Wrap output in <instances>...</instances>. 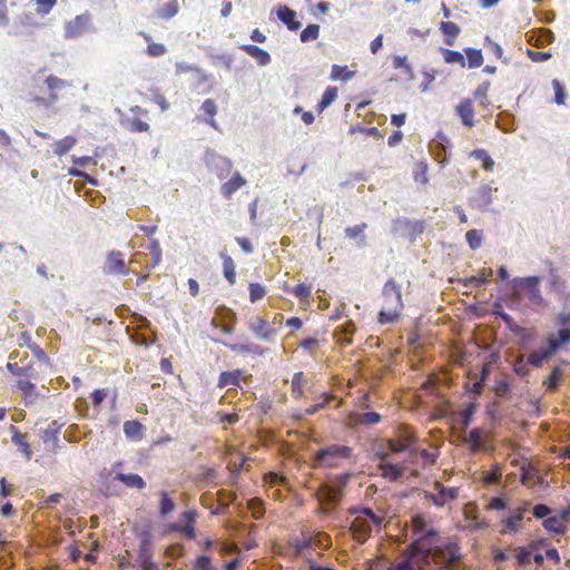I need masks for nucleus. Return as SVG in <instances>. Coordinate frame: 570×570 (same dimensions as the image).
<instances>
[{"instance_id": "nucleus-1", "label": "nucleus", "mask_w": 570, "mask_h": 570, "mask_svg": "<svg viewBox=\"0 0 570 570\" xmlns=\"http://www.w3.org/2000/svg\"><path fill=\"white\" fill-rule=\"evenodd\" d=\"M540 276L514 277L510 281L514 292L513 296L517 301L525 298L531 306H547V302L542 295Z\"/></svg>"}, {"instance_id": "nucleus-2", "label": "nucleus", "mask_w": 570, "mask_h": 570, "mask_svg": "<svg viewBox=\"0 0 570 570\" xmlns=\"http://www.w3.org/2000/svg\"><path fill=\"white\" fill-rule=\"evenodd\" d=\"M429 556H431L435 563L448 570H456L462 559L460 547L456 542L429 548Z\"/></svg>"}, {"instance_id": "nucleus-3", "label": "nucleus", "mask_w": 570, "mask_h": 570, "mask_svg": "<svg viewBox=\"0 0 570 570\" xmlns=\"http://www.w3.org/2000/svg\"><path fill=\"white\" fill-rule=\"evenodd\" d=\"M382 519L377 517L371 509H362L361 514L355 517L351 523V531L353 533V538L358 543H364L372 533V527H380Z\"/></svg>"}, {"instance_id": "nucleus-4", "label": "nucleus", "mask_w": 570, "mask_h": 570, "mask_svg": "<svg viewBox=\"0 0 570 570\" xmlns=\"http://www.w3.org/2000/svg\"><path fill=\"white\" fill-rule=\"evenodd\" d=\"M97 29L92 22V16L89 11H85L83 13L76 16L63 26L65 39H78L86 33H95Z\"/></svg>"}, {"instance_id": "nucleus-5", "label": "nucleus", "mask_w": 570, "mask_h": 570, "mask_svg": "<svg viewBox=\"0 0 570 570\" xmlns=\"http://www.w3.org/2000/svg\"><path fill=\"white\" fill-rule=\"evenodd\" d=\"M548 287L550 292L554 293L558 301L562 303L564 308L570 306V292L568 282L562 278L559 269L550 264L548 269Z\"/></svg>"}, {"instance_id": "nucleus-6", "label": "nucleus", "mask_w": 570, "mask_h": 570, "mask_svg": "<svg viewBox=\"0 0 570 570\" xmlns=\"http://www.w3.org/2000/svg\"><path fill=\"white\" fill-rule=\"evenodd\" d=\"M352 449L345 445L333 444L323 449H320L314 456L316 465H324L328 468L336 466V459L350 458Z\"/></svg>"}, {"instance_id": "nucleus-7", "label": "nucleus", "mask_w": 570, "mask_h": 570, "mask_svg": "<svg viewBox=\"0 0 570 570\" xmlns=\"http://www.w3.org/2000/svg\"><path fill=\"white\" fill-rule=\"evenodd\" d=\"M136 532L139 539L138 559L142 568L151 569L154 567L151 551L154 544V535L151 530L149 527H142L140 529L137 528Z\"/></svg>"}, {"instance_id": "nucleus-8", "label": "nucleus", "mask_w": 570, "mask_h": 570, "mask_svg": "<svg viewBox=\"0 0 570 570\" xmlns=\"http://www.w3.org/2000/svg\"><path fill=\"white\" fill-rule=\"evenodd\" d=\"M343 498V491L333 484H323L318 492L317 499L323 505V512L328 513L331 509L336 508Z\"/></svg>"}, {"instance_id": "nucleus-9", "label": "nucleus", "mask_w": 570, "mask_h": 570, "mask_svg": "<svg viewBox=\"0 0 570 570\" xmlns=\"http://www.w3.org/2000/svg\"><path fill=\"white\" fill-rule=\"evenodd\" d=\"M205 163L208 168L216 173L219 179L226 178L233 168V163L229 158L222 156L214 150L206 151Z\"/></svg>"}, {"instance_id": "nucleus-10", "label": "nucleus", "mask_w": 570, "mask_h": 570, "mask_svg": "<svg viewBox=\"0 0 570 570\" xmlns=\"http://www.w3.org/2000/svg\"><path fill=\"white\" fill-rule=\"evenodd\" d=\"M247 327L254 336L261 341L273 343L276 340L277 331L267 325L265 318L257 316L247 322Z\"/></svg>"}, {"instance_id": "nucleus-11", "label": "nucleus", "mask_w": 570, "mask_h": 570, "mask_svg": "<svg viewBox=\"0 0 570 570\" xmlns=\"http://www.w3.org/2000/svg\"><path fill=\"white\" fill-rule=\"evenodd\" d=\"M106 275H128L130 269L127 267L122 253L111 250L108 253L102 268Z\"/></svg>"}, {"instance_id": "nucleus-12", "label": "nucleus", "mask_w": 570, "mask_h": 570, "mask_svg": "<svg viewBox=\"0 0 570 570\" xmlns=\"http://www.w3.org/2000/svg\"><path fill=\"white\" fill-rule=\"evenodd\" d=\"M382 294L384 296L386 307H395L396 309L403 308L401 286L393 279H389L385 283Z\"/></svg>"}, {"instance_id": "nucleus-13", "label": "nucleus", "mask_w": 570, "mask_h": 570, "mask_svg": "<svg viewBox=\"0 0 570 570\" xmlns=\"http://www.w3.org/2000/svg\"><path fill=\"white\" fill-rule=\"evenodd\" d=\"M494 190L497 189L492 188L490 185L481 186L470 198L471 206L482 212L487 210L492 204V194Z\"/></svg>"}, {"instance_id": "nucleus-14", "label": "nucleus", "mask_w": 570, "mask_h": 570, "mask_svg": "<svg viewBox=\"0 0 570 570\" xmlns=\"http://www.w3.org/2000/svg\"><path fill=\"white\" fill-rule=\"evenodd\" d=\"M434 490L436 493H430L428 498L440 507L444 505L448 501L456 499L459 494L458 488H446L440 482L434 483Z\"/></svg>"}, {"instance_id": "nucleus-15", "label": "nucleus", "mask_w": 570, "mask_h": 570, "mask_svg": "<svg viewBox=\"0 0 570 570\" xmlns=\"http://www.w3.org/2000/svg\"><path fill=\"white\" fill-rule=\"evenodd\" d=\"M276 16L291 31H296L302 26L301 22L296 20V12L287 6H279L276 10Z\"/></svg>"}, {"instance_id": "nucleus-16", "label": "nucleus", "mask_w": 570, "mask_h": 570, "mask_svg": "<svg viewBox=\"0 0 570 570\" xmlns=\"http://www.w3.org/2000/svg\"><path fill=\"white\" fill-rule=\"evenodd\" d=\"M246 179L239 171H235L229 180L220 186V194L226 198L230 199L234 193L246 185Z\"/></svg>"}, {"instance_id": "nucleus-17", "label": "nucleus", "mask_w": 570, "mask_h": 570, "mask_svg": "<svg viewBox=\"0 0 570 570\" xmlns=\"http://www.w3.org/2000/svg\"><path fill=\"white\" fill-rule=\"evenodd\" d=\"M240 49L249 55L252 58L256 59L258 66L265 67L267 66L272 58L268 51L255 45H242Z\"/></svg>"}, {"instance_id": "nucleus-18", "label": "nucleus", "mask_w": 570, "mask_h": 570, "mask_svg": "<svg viewBox=\"0 0 570 570\" xmlns=\"http://www.w3.org/2000/svg\"><path fill=\"white\" fill-rule=\"evenodd\" d=\"M456 115L461 118L462 124L466 127H472L473 116H474V109L472 105V100L466 98L463 99L455 108Z\"/></svg>"}, {"instance_id": "nucleus-19", "label": "nucleus", "mask_w": 570, "mask_h": 570, "mask_svg": "<svg viewBox=\"0 0 570 570\" xmlns=\"http://www.w3.org/2000/svg\"><path fill=\"white\" fill-rule=\"evenodd\" d=\"M460 438L468 442L473 451H479L484 445V431L482 429H473L466 435L465 433H461Z\"/></svg>"}, {"instance_id": "nucleus-20", "label": "nucleus", "mask_w": 570, "mask_h": 570, "mask_svg": "<svg viewBox=\"0 0 570 570\" xmlns=\"http://www.w3.org/2000/svg\"><path fill=\"white\" fill-rule=\"evenodd\" d=\"M229 350L234 353L239 354H253V355H264L266 353V348L262 347L255 343H246V344H228Z\"/></svg>"}, {"instance_id": "nucleus-21", "label": "nucleus", "mask_w": 570, "mask_h": 570, "mask_svg": "<svg viewBox=\"0 0 570 570\" xmlns=\"http://www.w3.org/2000/svg\"><path fill=\"white\" fill-rule=\"evenodd\" d=\"M115 480L122 482L124 484H126L128 488H131V489L146 488L145 480L136 473L119 472L116 474Z\"/></svg>"}, {"instance_id": "nucleus-22", "label": "nucleus", "mask_w": 570, "mask_h": 570, "mask_svg": "<svg viewBox=\"0 0 570 570\" xmlns=\"http://www.w3.org/2000/svg\"><path fill=\"white\" fill-rule=\"evenodd\" d=\"M415 532L417 533L416 543L419 549L425 550L429 554V548H433L432 541L436 537V531L434 529H415Z\"/></svg>"}, {"instance_id": "nucleus-23", "label": "nucleus", "mask_w": 570, "mask_h": 570, "mask_svg": "<svg viewBox=\"0 0 570 570\" xmlns=\"http://www.w3.org/2000/svg\"><path fill=\"white\" fill-rule=\"evenodd\" d=\"M366 227L367 225L365 223H362L358 225L346 227L344 233L346 237L351 239H357V245L360 247H365L367 245V240L366 236L363 235V232L365 230Z\"/></svg>"}, {"instance_id": "nucleus-24", "label": "nucleus", "mask_w": 570, "mask_h": 570, "mask_svg": "<svg viewBox=\"0 0 570 570\" xmlns=\"http://www.w3.org/2000/svg\"><path fill=\"white\" fill-rule=\"evenodd\" d=\"M61 426L62 424H59L57 421L49 423L48 426L41 432V439L43 443H51L52 446H56Z\"/></svg>"}, {"instance_id": "nucleus-25", "label": "nucleus", "mask_w": 570, "mask_h": 570, "mask_svg": "<svg viewBox=\"0 0 570 570\" xmlns=\"http://www.w3.org/2000/svg\"><path fill=\"white\" fill-rule=\"evenodd\" d=\"M124 433L127 439L140 440L144 435V425L137 420L126 421L124 423Z\"/></svg>"}, {"instance_id": "nucleus-26", "label": "nucleus", "mask_w": 570, "mask_h": 570, "mask_svg": "<svg viewBox=\"0 0 570 570\" xmlns=\"http://www.w3.org/2000/svg\"><path fill=\"white\" fill-rule=\"evenodd\" d=\"M146 249L149 250L151 261L148 263L147 267L149 269L158 266L163 259V249L158 239H151L150 243L146 246Z\"/></svg>"}, {"instance_id": "nucleus-27", "label": "nucleus", "mask_w": 570, "mask_h": 570, "mask_svg": "<svg viewBox=\"0 0 570 570\" xmlns=\"http://www.w3.org/2000/svg\"><path fill=\"white\" fill-rule=\"evenodd\" d=\"M440 30L445 35L444 42L448 46H453L455 43V39L461 31L460 27L451 21L441 22Z\"/></svg>"}, {"instance_id": "nucleus-28", "label": "nucleus", "mask_w": 570, "mask_h": 570, "mask_svg": "<svg viewBox=\"0 0 570 570\" xmlns=\"http://www.w3.org/2000/svg\"><path fill=\"white\" fill-rule=\"evenodd\" d=\"M179 10V4L177 0H169L159 7L156 11V16L164 20H169L174 18Z\"/></svg>"}, {"instance_id": "nucleus-29", "label": "nucleus", "mask_w": 570, "mask_h": 570, "mask_svg": "<svg viewBox=\"0 0 570 570\" xmlns=\"http://www.w3.org/2000/svg\"><path fill=\"white\" fill-rule=\"evenodd\" d=\"M475 410V404L471 403L460 412L458 423L461 426V433H465L468 428L472 423Z\"/></svg>"}, {"instance_id": "nucleus-30", "label": "nucleus", "mask_w": 570, "mask_h": 570, "mask_svg": "<svg viewBox=\"0 0 570 570\" xmlns=\"http://www.w3.org/2000/svg\"><path fill=\"white\" fill-rule=\"evenodd\" d=\"M242 375L240 370L233 372H223L218 379L219 387L239 386V377Z\"/></svg>"}, {"instance_id": "nucleus-31", "label": "nucleus", "mask_w": 570, "mask_h": 570, "mask_svg": "<svg viewBox=\"0 0 570 570\" xmlns=\"http://www.w3.org/2000/svg\"><path fill=\"white\" fill-rule=\"evenodd\" d=\"M220 257L223 259V273L225 278L228 281L230 285L236 283V274H235V264L233 258L226 253H220Z\"/></svg>"}, {"instance_id": "nucleus-32", "label": "nucleus", "mask_w": 570, "mask_h": 570, "mask_svg": "<svg viewBox=\"0 0 570 570\" xmlns=\"http://www.w3.org/2000/svg\"><path fill=\"white\" fill-rule=\"evenodd\" d=\"M470 157L480 160L484 170H493L495 163L485 149H474L471 151Z\"/></svg>"}, {"instance_id": "nucleus-33", "label": "nucleus", "mask_w": 570, "mask_h": 570, "mask_svg": "<svg viewBox=\"0 0 570 570\" xmlns=\"http://www.w3.org/2000/svg\"><path fill=\"white\" fill-rule=\"evenodd\" d=\"M355 76V71L347 70L346 66H340V65H333L331 69V76L330 79L335 80H342V81H348Z\"/></svg>"}, {"instance_id": "nucleus-34", "label": "nucleus", "mask_w": 570, "mask_h": 570, "mask_svg": "<svg viewBox=\"0 0 570 570\" xmlns=\"http://www.w3.org/2000/svg\"><path fill=\"white\" fill-rule=\"evenodd\" d=\"M543 527L549 532H553L556 534L564 533L567 529L566 524L561 521V519L558 515L546 518L543 521Z\"/></svg>"}, {"instance_id": "nucleus-35", "label": "nucleus", "mask_w": 570, "mask_h": 570, "mask_svg": "<svg viewBox=\"0 0 570 570\" xmlns=\"http://www.w3.org/2000/svg\"><path fill=\"white\" fill-rule=\"evenodd\" d=\"M440 51L442 52L443 59L446 63L460 65L461 67L465 66V59L461 52L445 48H440Z\"/></svg>"}, {"instance_id": "nucleus-36", "label": "nucleus", "mask_w": 570, "mask_h": 570, "mask_svg": "<svg viewBox=\"0 0 570 570\" xmlns=\"http://www.w3.org/2000/svg\"><path fill=\"white\" fill-rule=\"evenodd\" d=\"M464 52L468 59V67L471 69L479 68L483 63V56L480 49L465 48Z\"/></svg>"}, {"instance_id": "nucleus-37", "label": "nucleus", "mask_w": 570, "mask_h": 570, "mask_svg": "<svg viewBox=\"0 0 570 570\" xmlns=\"http://www.w3.org/2000/svg\"><path fill=\"white\" fill-rule=\"evenodd\" d=\"M337 98V89L335 87H327L322 95L320 102L317 104V109L322 112L326 109L333 101Z\"/></svg>"}, {"instance_id": "nucleus-38", "label": "nucleus", "mask_w": 570, "mask_h": 570, "mask_svg": "<svg viewBox=\"0 0 570 570\" xmlns=\"http://www.w3.org/2000/svg\"><path fill=\"white\" fill-rule=\"evenodd\" d=\"M534 36L537 37L534 42L537 47H543L554 41V33L550 29L540 28L537 31H534L533 37Z\"/></svg>"}, {"instance_id": "nucleus-39", "label": "nucleus", "mask_w": 570, "mask_h": 570, "mask_svg": "<svg viewBox=\"0 0 570 570\" xmlns=\"http://www.w3.org/2000/svg\"><path fill=\"white\" fill-rule=\"evenodd\" d=\"M14 432L12 435V442L19 446L27 460L31 459V450L29 443L26 441V436L13 428Z\"/></svg>"}, {"instance_id": "nucleus-40", "label": "nucleus", "mask_w": 570, "mask_h": 570, "mask_svg": "<svg viewBox=\"0 0 570 570\" xmlns=\"http://www.w3.org/2000/svg\"><path fill=\"white\" fill-rule=\"evenodd\" d=\"M76 141L73 136H67L55 144L53 153L58 156H63L76 145Z\"/></svg>"}, {"instance_id": "nucleus-41", "label": "nucleus", "mask_w": 570, "mask_h": 570, "mask_svg": "<svg viewBox=\"0 0 570 570\" xmlns=\"http://www.w3.org/2000/svg\"><path fill=\"white\" fill-rule=\"evenodd\" d=\"M381 470L383 476L389 479L390 481H396L403 474V469L392 463L381 465Z\"/></svg>"}, {"instance_id": "nucleus-42", "label": "nucleus", "mask_w": 570, "mask_h": 570, "mask_svg": "<svg viewBox=\"0 0 570 570\" xmlns=\"http://www.w3.org/2000/svg\"><path fill=\"white\" fill-rule=\"evenodd\" d=\"M400 311L401 309H396L395 307H386V309H381L379 313V322L381 324L394 323L400 316Z\"/></svg>"}, {"instance_id": "nucleus-43", "label": "nucleus", "mask_w": 570, "mask_h": 570, "mask_svg": "<svg viewBox=\"0 0 570 570\" xmlns=\"http://www.w3.org/2000/svg\"><path fill=\"white\" fill-rule=\"evenodd\" d=\"M175 501L168 497L167 492H160L159 514L161 517H166L175 510Z\"/></svg>"}, {"instance_id": "nucleus-44", "label": "nucleus", "mask_w": 570, "mask_h": 570, "mask_svg": "<svg viewBox=\"0 0 570 570\" xmlns=\"http://www.w3.org/2000/svg\"><path fill=\"white\" fill-rule=\"evenodd\" d=\"M45 82H46L48 89L51 91L52 100L57 99V95L55 94V91L65 88L67 85V82L65 80H62L56 76H52V75L48 76L45 79Z\"/></svg>"}, {"instance_id": "nucleus-45", "label": "nucleus", "mask_w": 570, "mask_h": 570, "mask_svg": "<svg viewBox=\"0 0 570 570\" xmlns=\"http://www.w3.org/2000/svg\"><path fill=\"white\" fill-rule=\"evenodd\" d=\"M505 324V326L514 334H520L523 332V328L518 325L513 317L509 315L508 313L503 312L502 309L494 312Z\"/></svg>"}, {"instance_id": "nucleus-46", "label": "nucleus", "mask_w": 570, "mask_h": 570, "mask_svg": "<svg viewBox=\"0 0 570 570\" xmlns=\"http://www.w3.org/2000/svg\"><path fill=\"white\" fill-rule=\"evenodd\" d=\"M320 36V26L315 23H309L307 27L301 32L299 39L302 42H308L316 40Z\"/></svg>"}, {"instance_id": "nucleus-47", "label": "nucleus", "mask_w": 570, "mask_h": 570, "mask_svg": "<svg viewBox=\"0 0 570 570\" xmlns=\"http://www.w3.org/2000/svg\"><path fill=\"white\" fill-rule=\"evenodd\" d=\"M397 440L402 444H406V450L412 445L415 441V436L413 432L406 425H400L397 432Z\"/></svg>"}, {"instance_id": "nucleus-48", "label": "nucleus", "mask_w": 570, "mask_h": 570, "mask_svg": "<svg viewBox=\"0 0 570 570\" xmlns=\"http://www.w3.org/2000/svg\"><path fill=\"white\" fill-rule=\"evenodd\" d=\"M465 239L471 249L475 250L481 247L482 244V233L478 229H471L466 232Z\"/></svg>"}, {"instance_id": "nucleus-49", "label": "nucleus", "mask_w": 570, "mask_h": 570, "mask_svg": "<svg viewBox=\"0 0 570 570\" xmlns=\"http://www.w3.org/2000/svg\"><path fill=\"white\" fill-rule=\"evenodd\" d=\"M7 370L14 376L32 377L30 366H20L18 363H7Z\"/></svg>"}, {"instance_id": "nucleus-50", "label": "nucleus", "mask_w": 570, "mask_h": 570, "mask_svg": "<svg viewBox=\"0 0 570 570\" xmlns=\"http://www.w3.org/2000/svg\"><path fill=\"white\" fill-rule=\"evenodd\" d=\"M552 87H553V90H554L553 101L557 105H564V101H566V90H564V87L561 83V81L558 80V79H553L552 80Z\"/></svg>"}, {"instance_id": "nucleus-51", "label": "nucleus", "mask_w": 570, "mask_h": 570, "mask_svg": "<svg viewBox=\"0 0 570 570\" xmlns=\"http://www.w3.org/2000/svg\"><path fill=\"white\" fill-rule=\"evenodd\" d=\"M266 294V289L263 285L258 283H250L249 284V299L252 303H255L259 299H262Z\"/></svg>"}, {"instance_id": "nucleus-52", "label": "nucleus", "mask_w": 570, "mask_h": 570, "mask_svg": "<svg viewBox=\"0 0 570 570\" xmlns=\"http://www.w3.org/2000/svg\"><path fill=\"white\" fill-rule=\"evenodd\" d=\"M550 358V355L547 354V352L542 348V350H539V351H535V352H532L530 355H529V363L535 367H539L541 366V364L549 360Z\"/></svg>"}, {"instance_id": "nucleus-53", "label": "nucleus", "mask_w": 570, "mask_h": 570, "mask_svg": "<svg viewBox=\"0 0 570 570\" xmlns=\"http://www.w3.org/2000/svg\"><path fill=\"white\" fill-rule=\"evenodd\" d=\"M561 375H562V371L559 367H554L551 371L550 375L544 381V384L548 385V390H556L557 389Z\"/></svg>"}, {"instance_id": "nucleus-54", "label": "nucleus", "mask_w": 570, "mask_h": 570, "mask_svg": "<svg viewBox=\"0 0 570 570\" xmlns=\"http://www.w3.org/2000/svg\"><path fill=\"white\" fill-rule=\"evenodd\" d=\"M357 421L361 424L373 425L381 421V415L376 412H366L360 414Z\"/></svg>"}, {"instance_id": "nucleus-55", "label": "nucleus", "mask_w": 570, "mask_h": 570, "mask_svg": "<svg viewBox=\"0 0 570 570\" xmlns=\"http://www.w3.org/2000/svg\"><path fill=\"white\" fill-rule=\"evenodd\" d=\"M292 293L299 301H307L312 296V288L305 284H298L295 288H293Z\"/></svg>"}, {"instance_id": "nucleus-56", "label": "nucleus", "mask_w": 570, "mask_h": 570, "mask_svg": "<svg viewBox=\"0 0 570 570\" xmlns=\"http://www.w3.org/2000/svg\"><path fill=\"white\" fill-rule=\"evenodd\" d=\"M414 229V224L406 218H397L393 220L392 232L399 233L401 230Z\"/></svg>"}, {"instance_id": "nucleus-57", "label": "nucleus", "mask_w": 570, "mask_h": 570, "mask_svg": "<svg viewBox=\"0 0 570 570\" xmlns=\"http://www.w3.org/2000/svg\"><path fill=\"white\" fill-rule=\"evenodd\" d=\"M490 88V81H483L481 85L478 86V88L474 91V97L481 99L482 105L488 104V90Z\"/></svg>"}, {"instance_id": "nucleus-58", "label": "nucleus", "mask_w": 570, "mask_h": 570, "mask_svg": "<svg viewBox=\"0 0 570 570\" xmlns=\"http://www.w3.org/2000/svg\"><path fill=\"white\" fill-rule=\"evenodd\" d=\"M167 49L163 43L153 42L147 47V53L150 57H161L166 53Z\"/></svg>"}, {"instance_id": "nucleus-59", "label": "nucleus", "mask_w": 570, "mask_h": 570, "mask_svg": "<svg viewBox=\"0 0 570 570\" xmlns=\"http://www.w3.org/2000/svg\"><path fill=\"white\" fill-rule=\"evenodd\" d=\"M191 570H213L210 558L208 556L198 557Z\"/></svg>"}, {"instance_id": "nucleus-60", "label": "nucleus", "mask_w": 570, "mask_h": 570, "mask_svg": "<svg viewBox=\"0 0 570 570\" xmlns=\"http://www.w3.org/2000/svg\"><path fill=\"white\" fill-rule=\"evenodd\" d=\"M528 57L534 62L547 61L552 57L550 51H532L528 50Z\"/></svg>"}, {"instance_id": "nucleus-61", "label": "nucleus", "mask_w": 570, "mask_h": 570, "mask_svg": "<svg viewBox=\"0 0 570 570\" xmlns=\"http://www.w3.org/2000/svg\"><path fill=\"white\" fill-rule=\"evenodd\" d=\"M171 529L174 531L183 532L189 539H195V537H196L194 524L179 525L178 523H174L171 525Z\"/></svg>"}, {"instance_id": "nucleus-62", "label": "nucleus", "mask_w": 570, "mask_h": 570, "mask_svg": "<svg viewBox=\"0 0 570 570\" xmlns=\"http://www.w3.org/2000/svg\"><path fill=\"white\" fill-rule=\"evenodd\" d=\"M17 386L26 396L32 395L36 391V385L29 380H19Z\"/></svg>"}, {"instance_id": "nucleus-63", "label": "nucleus", "mask_w": 570, "mask_h": 570, "mask_svg": "<svg viewBox=\"0 0 570 570\" xmlns=\"http://www.w3.org/2000/svg\"><path fill=\"white\" fill-rule=\"evenodd\" d=\"M424 81L420 85V90L422 92H426L429 90V86L431 82L435 79V71L434 70H423L422 71Z\"/></svg>"}, {"instance_id": "nucleus-64", "label": "nucleus", "mask_w": 570, "mask_h": 570, "mask_svg": "<svg viewBox=\"0 0 570 570\" xmlns=\"http://www.w3.org/2000/svg\"><path fill=\"white\" fill-rule=\"evenodd\" d=\"M389 570H419L414 562L406 558L390 567Z\"/></svg>"}]
</instances>
